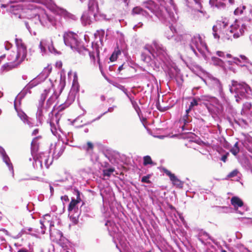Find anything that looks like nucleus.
<instances>
[{
  "instance_id": "1",
  "label": "nucleus",
  "mask_w": 252,
  "mask_h": 252,
  "mask_svg": "<svg viewBox=\"0 0 252 252\" xmlns=\"http://www.w3.org/2000/svg\"><path fill=\"white\" fill-rule=\"evenodd\" d=\"M141 53V60L153 69L161 68L169 80L175 79L179 87L184 82L183 75L176 63L172 62L167 49L159 41L154 40L151 44H147Z\"/></svg>"
},
{
  "instance_id": "2",
  "label": "nucleus",
  "mask_w": 252,
  "mask_h": 252,
  "mask_svg": "<svg viewBox=\"0 0 252 252\" xmlns=\"http://www.w3.org/2000/svg\"><path fill=\"white\" fill-rule=\"evenodd\" d=\"M36 2L26 0L24 1L10 0L8 2L1 3V7L6 8V11L13 19H21L26 14L28 18L35 25H40L49 28L57 25V18L49 15L45 9L38 6Z\"/></svg>"
},
{
  "instance_id": "3",
  "label": "nucleus",
  "mask_w": 252,
  "mask_h": 252,
  "mask_svg": "<svg viewBox=\"0 0 252 252\" xmlns=\"http://www.w3.org/2000/svg\"><path fill=\"white\" fill-rule=\"evenodd\" d=\"M144 7L148 9L162 23L169 25V29L165 32L168 39H172L177 33L173 26L178 18L177 7L174 0H148L143 2Z\"/></svg>"
},
{
  "instance_id": "4",
  "label": "nucleus",
  "mask_w": 252,
  "mask_h": 252,
  "mask_svg": "<svg viewBox=\"0 0 252 252\" xmlns=\"http://www.w3.org/2000/svg\"><path fill=\"white\" fill-rule=\"evenodd\" d=\"M63 41L65 45L69 47L73 51L78 52L83 55H89L91 62L95 64V56H96L97 63L99 67L101 69V67L100 64L99 58V50L96 45H95V50L93 51H90L83 44L82 42L79 39L78 35L72 32H65L63 36Z\"/></svg>"
},
{
  "instance_id": "5",
  "label": "nucleus",
  "mask_w": 252,
  "mask_h": 252,
  "mask_svg": "<svg viewBox=\"0 0 252 252\" xmlns=\"http://www.w3.org/2000/svg\"><path fill=\"white\" fill-rule=\"evenodd\" d=\"M55 149L53 154V157L50 158L48 152H39L33 158L32 165L34 168L43 169L44 166L46 168H48L52 164L53 159H57L63 153L65 147L63 143H57L54 146Z\"/></svg>"
},
{
  "instance_id": "6",
  "label": "nucleus",
  "mask_w": 252,
  "mask_h": 252,
  "mask_svg": "<svg viewBox=\"0 0 252 252\" xmlns=\"http://www.w3.org/2000/svg\"><path fill=\"white\" fill-rule=\"evenodd\" d=\"M189 47L196 56H202L205 60H208L207 53H208V50L207 45L199 34L194 35L191 38Z\"/></svg>"
},
{
  "instance_id": "7",
  "label": "nucleus",
  "mask_w": 252,
  "mask_h": 252,
  "mask_svg": "<svg viewBox=\"0 0 252 252\" xmlns=\"http://www.w3.org/2000/svg\"><path fill=\"white\" fill-rule=\"evenodd\" d=\"M15 44L17 46V53L12 52L7 57L10 63L15 65H19L26 59L27 54V47L20 38H15Z\"/></svg>"
},
{
  "instance_id": "8",
  "label": "nucleus",
  "mask_w": 252,
  "mask_h": 252,
  "mask_svg": "<svg viewBox=\"0 0 252 252\" xmlns=\"http://www.w3.org/2000/svg\"><path fill=\"white\" fill-rule=\"evenodd\" d=\"M246 29V23L236 19L234 23L230 26L229 29L224 31L222 37L226 40L237 38L243 34Z\"/></svg>"
},
{
  "instance_id": "9",
  "label": "nucleus",
  "mask_w": 252,
  "mask_h": 252,
  "mask_svg": "<svg viewBox=\"0 0 252 252\" xmlns=\"http://www.w3.org/2000/svg\"><path fill=\"white\" fill-rule=\"evenodd\" d=\"M230 91L234 94L236 100L238 102L241 98H252V89L245 82L233 84Z\"/></svg>"
},
{
  "instance_id": "10",
  "label": "nucleus",
  "mask_w": 252,
  "mask_h": 252,
  "mask_svg": "<svg viewBox=\"0 0 252 252\" xmlns=\"http://www.w3.org/2000/svg\"><path fill=\"white\" fill-rule=\"evenodd\" d=\"M54 224L52 221L50 223V237L51 240L60 245L64 250L67 251L70 246L68 240L63 236L62 232L53 228Z\"/></svg>"
},
{
  "instance_id": "11",
  "label": "nucleus",
  "mask_w": 252,
  "mask_h": 252,
  "mask_svg": "<svg viewBox=\"0 0 252 252\" xmlns=\"http://www.w3.org/2000/svg\"><path fill=\"white\" fill-rule=\"evenodd\" d=\"M40 53L42 56L51 53L55 55L60 53L55 48L53 42L51 38L43 39L41 40L39 45Z\"/></svg>"
},
{
  "instance_id": "12",
  "label": "nucleus",
  "mask_w": 252,
  "mask_h": 252,
  "mask_svg": "<svg viewBox=\"0 0 252 252\" xmlns=\"http://www.w3.org/2000/svg\"><path fill=\"white\" fill-rule=\"evenodd\" d=\"M73 194L74 196L71 197V201L70 202L68 211L69 214H76V216L79 215L78 204L82 201L80 197V192L77 189L73 190Z\"/></svg>"
},
{
  "instance_id": "13",
  "label": "nucleus",
  "mask_w": 252,
  "mask_h": 252,
  "mask_svg": "<svg viewBox=\"0 0 252 252\" xmlns=\"http://www.w3.org/2000/svg\"><path fill=\"white\" fill-rule=\"evenodd\" d=\"M61 117V114L59 112L56 113L55 115L53 114V111H52L49 114V119L48 120V123L50 124V129L53 134L56 137L60 136L58 135V131H61L59 123Z\"/></svg>"
},
{
  "instance_id": "14",
  "label": "nucleus",
  "mask_w": 252,
  "mask_h": 252,
  "mask_svg": "<svg viewBox=\"0 0 252 252\" xmlns=\"http://www.w3.org/2000/svg\"><path fill=\"white\" fill-rule=\"evenodd\" d=\"M65 86V77H63L62 75H61V77H60V84H59V87H58L59 92V93H58L56 91H55L54 94L47 100L46 106L45 107V109L46 110H48V109L51 108L52 105L55 102V100L57 99V98L59 96L60 94L62 92Z\"/></svg>"
},
{
  "instance_id": "15",
  "label": "nucleus",
  "mask_w": 252,
  "mask_h": 252,
  "mask_svg": "<svg viewBox=\"0 0 252 252\" xmlns=\"http://www.w3.org/2000/svg\"><path fill=\"white\" fill-rule=\"evenodd\" d=\"M206 83H208L214 89L217 90L220 93L221 97H223L224 94L222 92V87L219 79L208 72H206Z\"/></svg>"
},
{
  "instance_id": "16",
  "label": "nucleus",
  "mask_w": 252,
  "mask_h": 252,
  "mask_svg": "<svg viewBox=\"0 0 252 252\" xmlns=\"http://www.w3.org/2000/svg\"><path fill=\"white\" fill-rule=\"evenodd\" d=\"M100 19L98 18L97 13L89 11L84 12L81 18L82 23L84 26L89 25L94 21H99Z\"/></svg>"
},
{
  "instance_id": "17",
  "label": "nucleus",
  "mask_w": 252,
  "mask_h": 252,
  "mask_svg": "<svg viewBox=\"0 0 252 252\" xmlns=\"http://www.w3.org/2000/svg\"><path fill=\"white\" fill-rule=\"evenodd\" d=\"M231 203L237 213L243 215L247 211V207L244 205L243 201L237 196H233L231 198Z\"/></svg>"
},
{
  "instance_id": "18",
  "label": "nucleus",
  "mask_w": 252,
  "mask_h": 252,
  "mask_svg": "<svg viewBox=\"0 0 252 252\" xmlns=\"http://www.w3.org/2000/svg\"><path fill=\"white\" fill-rule=\"evenodd\" d=\"M56 182H58L56 181ZM59 182L63 184V186L67 190H70L73 193V190L77 189L74 187L76 182V179L74 178L71 175H68L65 179L59 180Z\"/></svg>"
},
{
  "instance_id": "19",
  "label": "nucleus",
  "mask_w": 252,
  "mask_h": 252,
  "mask_svg": "<svg viewBox=\"0 0 252 252\" xmlns=\"http://www.w3.org/2000/svg\"><path fill=\"white\" fill-rule=\"evenodd\" d=\"M41 83L40 81L38 80V78H34L32 81H31L24 88V89L17 96L16 99H17L18 98L22 99L23 98L26 94L29 92L31 93L30 90L32 88L36 86L39 84Z\"/></svg>"
},
{
  "instance_id": "20",
  "label": "nucleus",
  "mask_w": 252,
  "mask_h": 252,
  "mask_svg": "<svg viewBox=\"0 0 252 252\" xmlns=\"http://www.w3.org/2000/svg\"><path fill=\"white\" fill-rule=\"evenodd\" d=\"M14 108L17 113L18 117L25 124H27L30 127H32L34 126V123L32 122V119L29 117L22 110L19 109L17 108L16 102H14Z\"/></svg>"
},
{
  "instance_id": "21",
  "label": "nucleus",
  "mask_w": 252,
  "mask_h": 252,
  "mask_svg": "<svg viewBox=\"0 0 252 252\" xmlns=\"http://www.w3.org/2000/svg\"><path fill=\"white\" fill-rule=\"evenodd\" d=\"M164 172L169 177L170 181L174 186L179 189L183 188L184 182L179 179L174 174L172 173L167 169H164Z\"/></svg>"
},
{
  "instance_id": "22",
  "label": "nucleus",
  "mask_w": 252,
  "mask_h": 252,
  "mask_svg": "<svg viewBox=\"0 0 252 252\" xmlns=\"http://www.w3.org/2000/svg\"><path fill=\"white\" fill-rule=\"evenodd\" d=\"M81 108L84 111V113L82 115H80V116H79L77 118H76L75 119H74L72 122V125L73 126H74L76 128H79V127H82L83 126H85V125H90L91 124H92V123L96 121H97L98 120H99L103 115H104L105 114H106L107 112H105L104 113H103L102 114H100L99 116H98L97 118H96L95 119L93 120L91 122H87V123L84 124H82L81 125H79V124H78V121L80 120V118L81 116H83V115H84L86 113V111L85 110L83 109V108H82L81 107Z\"/></svg>"
},
{
  "instance_id": "23",
  "label": "nucleus",
  "mask_w": 252,
  "mask_h": 252,
  "mask_svg": "<svg viewBox=\"0 0 252 252\" xmlns=\"http://www.w3.org/2000/svg\"><path fill=\"white\" fill-rule=\"evenodd\" d=\"M81 108L84 111V113L82 115H80V116H79L77 118H76L75 119H74L72 122V125L73 126H74L76 128H79V127H82L83 126H85V125H90L91 124H92V123L96 121H97L98 120H99L103 115H104L105 114H106L107 112H105L104 113H103L102 114H100L99 116H98L97 118H96L95 119L93 120L91 122H87V123L84 124H82L81 125H79V124H78V121L80 120V118L81 116H83V115H84L86 113V111L85 110L83 109V108H82L81 107Z\"/></svg>"
},
{
  "instance_id": "24",
  "label": "nucleus",
  "mask_w": 252,
  "mask_h": 252,
  "mask_svg": "<svg viewBox=\"0 0 252 252\" xmlns=\"http://www.w3.org/2000/svg\"><path fill=\"white\" fill-rule=\"evenodd\" d=\"M0 155L2 158L3 161L5 163L9 170L14 174V170L12 163L8 155L6 154L4 149L0 146Z\"/></svg>"
},
{
  "instance_id": "25",
  "label": "nucleus",
  "mask_w": 252,
  "mask_h": 252,
  "mask_svg": "<svg viewBox=\"0 0 252 252\" xmlns=\"http://www.w3.org/2000/svg\"><path fill=\"white\" fill-rule=\"evenodd\" d=\"M83 149L86 151L87 153L90 155L91 160L95 162L98 160V157L96 154H92V151L94 148L93 144L91 142H88L86 145L83 146Z\"/></svg>"
},
{
  "instance_id": "26",
  "label": "nucleus",
  "mask_w": 252,
  "mask_h": 252,
  "mask_svg": "<svg viewBox=\"0 0 252 252\" xmlns=\"http://www.w3.org/2000/svg\"><path fill=\"white\" fill-rule=\"evenodd\" d=\"M40 138V136H37L34 138L31 143V154L32 158L38 154L37 152L39 147L38 140Z\"/></svg>"
},
{
  "instance_id": "27",
  "label": "nucleus",
  "mask_w": 252,
  "mask_h": 252,
  "mask_svg": "<svg viewBox=\"0 0 252 252\" xmlns=\"http://www.w3.org/2000/svg\"><path fill=\"white\" fill-rule=\"evenodd\" d=\"M132 13L133 15H140L148 20L151 19L152 18L148 12L139 6L134 7L132 9Z\"/></svg>"
},
{
  "instance_id": "28",
  "label": "nucleus",
  "mask_w": 252,
  "mask_h": 252,
  "mask_svg": "<svg viewBox=\"0 0 252 252\" xmlns=\"http://www.w3.org/2000/svg\"><path fill=\"white\" fill-rule=\"evenodd\" d=\"M81 2H83L85 0H80ZM88 11L93 13H96L98 12V5L96 0H89L88 4Z\"/></svg>"
},
{
  "instance_id": "29",
  "label": "nucleus",
  "mask_w": 252,
  "mask_h": 252,
  "mask_svg": "<svg viewBox=\"0 0 252 252\" xmlns=\"http://www.w3.org/2000/svg\"><path fill=\"white\" fill-rule=\"evenodd\" d=\"M75 98V96L74 94L73 93H70L65 102L60 106V111H62L66 107H68L74 101Z\"/></svg>"
},
{
  "instance_id": "30",
  "label": "nucleus",
  "mask_w": 252,
  "mask_h": 252,
  "mask_svg": "<svg viewBox=\"0 0 252 252\" xmlns=\"http://www.w3.org/2000/svg\"><path fill=\"white\" fill-rule=\"evenodd\" d=\"M227 0H210L209 4L211 7H215L218 9H224L225 7V2Z\"/></svg>"
},
{
  "instance_id": "31",
  "label": "nucleus",
  "mask_w": 252,
  "mask_h": 252,
  "mask_svg": "<svg viewBox=\"0 0 252 252\" xmlns=\"http://www.w3.org/2000/svg\"><path fill=\"white\" fill-rule=\"evenodd\" d=\"M228 120L229 123L234 127V125H237L238 126L241 127H245L248 125V122L246 120L243 118H238V119H234V123L232 121L230 118H228Z\"/></svg>"
},
{
  "instance_id": "32",
  "label": "nucleus",
  "mask_w": 252,
  "mask_h": 252,
  "mask_svg": "<svg viewBox=\"0 0 252 252\" xmlns=\"http://www.w3.org/2000/svg\"><path fill=\"white\" fill-rule=\"evenodd\" d=\"M47 111L45 110V107H43V106H38L36 117L37 121L40 124H42V121L44 120L43 113Z\"/></svg>"
},
{
  "instance_id": "33",
  "label": "nucleus",
  "mask_w": 252,
  "mask_h": 252,
  "mask_svg": "<svg viewBox=\"0 0 252 252\" xmlns=\"http://www.w3.org/2000/svg\"><path fill=\"white\" fill-rule=\"evenodd\" d=\"M190 112H187V109L186 110L185 114L183 116L182 118L180 120L181 123H183L184 124V126H182L183 130H184L186 129V126L191 121V117L189 115Z\"/></svg>"
},
{
  "instance_id": "34",
  "label": "nucleus",
  "mask_w": 252,
  "mask_h": 252,
  "mask_svg": "<svg viewBox=\"0 0 252 252\" xmlns=\"http://www.w3.org/2000/svg\"><path fill=\"white\" fill-rule=\"evenodd\" d=\"M194 12L200 20H207L210 17L209 14H208V13L203 10V8H196V9L194 10Z\"/></svg>"
},
{
  "instance_id": "35",
  "label": "nucleus",
  "mask_w": 252,
  "mask_h": 252,
  "mask_svg": "<svg viewBox=\"0 0 252 252\" xmlns=\"http://www.w3.org/2000/svg\"><path fill=\"white\" fill-rule=\"evenodd\" d=\"M50 216L48 214H46L44 216V218L42 219H41L39 221L40 224L41 225L40 228L41 229V233L42 234L45 233V226L46 225H50V220L47 219V218H50Z\"/></svg>"
},
{
  "instance_id": "36",
  "label": "nucleus",
  "mask_w": 252,
  "mask_h": 252,
  "mask_svg": "<svg viewBox=\"0 0 252 252\" xmlns=\"http://www.w3.org/2000/svg\"><path fill=\"white\" fill-rule=\"evenodd\" d=\"M242 144L243 146L249 151L252 153V138L251 137H246L244 140L241 141Z\"/></svg>"
},
{
  "instance_id": "37",
  "label": "nucleus",
  "mask_w": 252,
  "mask_h": 252,
  "mask_svg": "<svg viewBox=\"0 0 252 252\" xmlns=\"http://www.w3.org/2000/svg\"><path fill=\"white\" fill-rule=\"evenodd\" d=\"M197 237L198 239L202 244L204 243V241L211 239L209 235L206 232L203 231V230H201L199 231Z\"/></svg>"
},
{
  "instance_id": "38",
  "label": "nucleus",
  "mask_w": 252,
  "mask_h": 252,
  "mask_svg": "<svg viewBox=\"0 0 252 252\" xmlns=\"http://www.w3.org/2000/svg\"><path fill=\"white\" fill-rule=\"evenodd\" d=\"M51 71L48 68H45L37 76L36 78H38L42 83L49 76Z\"/></svg>"
},
{
  "instance_id": "39",
  "label": "nucleus",
  "mask_w": 252,
  "mask_h": 252,
  "mask_svg": "<svg viewBox=\"0 0 252 252\" xmlns=\"http://www.w3.org/2000/svg\"><path fill=\"white\" fill-rule=\"evenodd\" d=\"M143 87L145 89V92L152 93L154 89V83L151 80H147L145 83V86Z\"/></svg>"
},
{
  "instance_id": "40",
  "label": "nucleus",
  "mask_w": 252,
  "mask_h": 252,
  "mask_svg": "<svg viewBox=\"0 0 252 252\" xmlns=\"http://www.w3.org/2000/svg\"><path fill=\"white\" fill-rule=\"evenodd\" d=\"M94 36L96 39L98 38L101 44H102V42L104 39L105 36V31L103 30H97L94 33Z\"/></svg>"
},
{
  "instance_id": "41",
  "label": "nucleus",
  "mask_w": 252,
  "mask_h": 252,
  "mask_svg": "<svg viewBox=\"0 0 252 252\" xmlns=\"http://www.w3.org/2000/svg\"><path fill=\"white\" fill-rule=\"evenodd\" d=\"M199 100V98H197L196 97L193 98L190 101L188 108H187V112H190L191 110H193L194 107L198 105Z\"/></svg>"
},
{
  "instance_id": "42",
  "label": "nucleus",
  "mask_w": 252,
  "mask_h": 252,
  "mask_svg": "<svg viewBox=\"0 0 252 252\" xmlns=\"http://www.w3.org/2000/svg\"><path fill=\"white\" fill-rule=\"evenodd\" d=\"M185 1V3L186 5L189 7L191 8L192 6L191 5L190 2H189V0H184ZM194 1V3L196 6V8H202V0H193Z\"/></svg>"
},
{
  "instance_id": "43",
  "label": "nucleus",
  "mask_w": 252,
  "mask_h": 252,
  "mask_svg": "<svg viewBox=\"0 0 252 252\" xmlns=\"http://www.w3.org/2000/svg\"><path fill=\"white\" fill-rule=\"evenodd\" d=\"M247 11L249 12L248 16L244 17L243 20L244 22H248L250 24L252 25V5L247 8Z\"/></svg>"
},
{
  "instance_id": "44",
  "label": "nucleus",
  "mask_w": 252,
  "mask_h": 252,
  "mask_svg": "<svg viewBox=\"0 0 252 252\" xmlns=\"http://www.w3.org/2000/svg\"><path fill=\"white\" fill-rule=\"evenodd\" d=\"M247 7L244 5L240 6L237 7L234 11L235 15L239 16L243 14L244 13H246Z\"/></svg>"
},
{
  "instance_id": "45",
  "label": "nucleus",
  "mask_w": 252,
  "mask_h": 252,
  "mask_svg": "<svg viewBox=\"0 0 252 252\" xmlns=\"http://www.w3.org/2000/svg\"><path fill=\"white\" fill-rule=\"evenodd\" d=\"M18 66L17 65H15V64H13L12 63H7L5 64H4L1 68V70L2 71H7L11 69L15 68L16 67Z\"/></svg>"
},
{
  "instance_id": "46",
  "label": "nucleus",
  "mask_w": 252,
  "mask_h": 252,
  "mask_svg": "<svg viewBox=\"0 0 252 252\" xmlns=\"http://www.w3.org/2000/svg\"><path fill=\"white\" fill-rule=\"evenodd\" d=\"M211 61L212 63L215 65L219 66L220 67H222L223 66V62L221 59L217 57H212L211 58Z\"/></svg>"
},
{
  "instance_id": "47",
  "label": "nucleus",
  "mask_w": 252,
  "mask_h": 252,
  "mask_svg": "<svg viewBox=\"0 0 252 252\" xmlns=\"http://www.w3.org/2000/svg\"><path fill=\"white\" fill-rule=\"evenodd\" d=\"M252 108V103L247 102L243 104V108L242 109V113L246 114L248 113Z\"/></svg>"
},
{
  "instance_id": "48",
  "label": "nucleus",
  "mask_w": 252,
  "mask_h": 252,
  "mask_svg": "<svg viewBox=\"0 0 252 252\" xmlns=\"http://www.w3.org/2000/svg\"><path fill=\"white\" fill-rule=\"evenodd\" d=\"M155 164L152 160L151 158L149 156H146L143 157V165L147 166V165Z\"/></svg>"
},
{
  "instance_id": "49",
  "label": "nucleus",
  "mask_w": 252,
  "mask_h": 252,
  "mask_svg": "<svg viewBox=\"0 0 252 252\" xmlns=\"http://www.w3.org/2000/svg\"><path fill=\"white\" fill-rule=\"evenodd\" d=\"M230 152L234 155L236 156L240 151V148L238 146V142L235 143L234 146L230 149Z\"/></svg>"
},
{
  "instance_id": "50",
  "label": "nucleus",
  "mask_w": 252,
  "mask_h": 252,
  "mask_svg": "<svg viewBox=\"0 0 252 252\" xmlns=\"http://www.w3.org/2000/svg\"><path fill=\"white\" fill-rule=\"evenodd\" d=\"M189 35H179L177 34V33L175 34V36L173 37V39L175 41V42H178L179 41H181V40L184 38H188Z\"/></svg>"
},
{
  "instance_id": "51",
  "label": "nucleus",
  "mask_w": 252,
  "mask_h": 252,
  "mask_svg": "<svg viewBox=\"0 0 252 252\" xmlns=\"http://www.w3.org/2000/svg\"><path fill=\"white\" fill-rule=\"evenodd\" d=\"M202 97L204 100L210 101L213 103L214 104H217L218 103V100L215 97L207 95L203 96Z\"/></svg>"
},
{
  "instance_id": "52",
  "label": "nucleus",
  "mask_w": 252,
  "mask_h": 252,
  "mask_svg": "<svg viewBox=\"0 0 252 252\" xmlns=\"http://www.w3.org/2000/svg\"><path fill=\"white\" fill-rule=\"evenodd\" d=\"M98 18L100 19L99 20H105L106 21H109L112 19L113 18L111 16L108 17L106 14L103 13L97 14Z\"/></svg>"
},
{
  "instance_id": "53",
  "label": "nucleus",
  "mask_w": 252,
  "mask_h": 252,
  "mask_svg": "<svg viewBox=\"0 0 252 252\" xmlns=\"http://www.w3.org/2000/svg\"><path fill=\"white\" fill-rule=\"evenodd\" d=\"M115 171L113 167H110L103 170V175L104 176L110 177L111 174Z\"/></svg>"
},
{
  "instance_id": "54",
  "label": "nucleus",
  "mask_w": 252,
  "mask_h": 252,
  "mask_svg": "<svg viewBox=\"0 0 252 252\" xmlns=\"http://www.w3.org/2000/svg\"><path fill=\"white\" fill-rule=\"evenodd\" d=\"M47 96V92L46 90L44 91V92L42 93L41 95V98L40 100L39 101L38 105L40 106H43L44 102Z\"/></svg>"
},
{
  "instance_id": "55",
  "label": "nucleus",
  "mask_w": 252,
  "mask_h": 252,
  "mask_svg": "<svg viewBox=\"0 0 252 252\" xmlns=\"http://www.w3.org/2000/svg\"><path fill=\"white\" fill-rule=\"evenodd\" d=\"M131 104H132L133 107L134 108L135 111L136 112V113L138 115L139 117H140V113L141 112V110H140V109L139 106L138 105L137 103L134 100L132 101L131 102Z\"/></svg>"
},
{
  "instance_id": "56",
  "label": "nucleus",
  "mask_w": 252,
  "mask_h": 252,
  "mask_svg": "<svg viewBox=\"0 0 252 252\" xmlns=\"http://www.w3.org/2000/svg\"><path fill=\"white\" fill-rule=\"evenodd\" d=\"M218 29L219 28L218 25L214 26L212 28L214 37L216 39H219L220 37V36L218 35L217 33Z\"/></svg>"
},
{
  "instance_id": "57",
  "label": "nucleus",
  "mask_w": 252,
  "mask_h": 252,
  "mask_svg": "<svg viewBox=\"0 0 252 252\" xmlns=\"http://www.w3.org/2000/svg\"><path fill=\"white\" fill-rule=\"evenodd\" d=\"M236 248L241 252H247L248 251V250L242 244H237L236 245Z\"/></svg>"
},
{
  "instance_id": "58",
  "label": "nucleus",
  "mask_w": 252,
  "mask_h": 252,
  "mask_svg": "<svg viewBox=\"0 0 252 252\" xmlns=\"http://www.w3.org/2000/svg\"><path fill=\"white\" fill-rule=\"evenodd\" d=\"M113 85L117 88L118 89H120V90L122 91L124 93L125 92H126L127 89L125 87V86L119 84V83H115L113 84Z\"/></svg>"
},
{
  "instance_id": "59",
  "label": "nucleus",
  "mask_w": 252,
  "mask_h": 252,
  "mask_svg": "<svg viewBox=\"0 0 252 252\" xmlns=\"http://www.w3.org/2000/svg\"><path fill=\"white\" fill-rule=\"evenodd\" d=\"M27 229H28V227H25V228H23L21 230V231L18 233V237H21L23 235H24L25 234H29V232H28Z\"/></svg>"
},
{
  "instance_id": "60",
  "label": "nucleus",
  "mask_w": 252,
  "mask_h": 252,
  "mask_svg": "<svg viewBox=\"0 0 252 252\" xmlns=\"http://www.w3.org/2000/svg\"><path fill=\"white\" fill-rule=\"evenodd\" d=\"M150 177V175H148L146 176H144L142 177L141 179V182L143 183H150V181L149 180V178Z\"/></svg>"
},
{
  "instance_id": "61",
  "label": "nucleus",
  "mask_w": 252,
  "mask_h": 252,
  "mask_svg": "<svg viewBox=\"0 0 252 252\" xmlns=\"http://www.w3.org/2000/svg\"><path fill=\"white\" fill-rule=\"evenodd\" d=\"M238 173V171L237 170H234L232 172L229 173L228 175V177L229 178L234 177L237 175V174Z\"/></svg>"
},
{
  "instance_id": "62",
  "label": "nucleus",
  "mask_w": 252,
  "mask_h": 252,
  "mask_svg": "<svg viewBox=\"0 0 252 252\" xmlns=\"http://www.w3.org/2000/svg\"><path fill=\"white\" fill-rule=\"evenodd\" d=\"M117 58L118 57L116 55V53L113 52L110 56L109 59L111 62H114L117 60Z\"/></svg>"
},
{
  "instance_id": "63",
  "label": "nucleus",
  "mask_w": 252,
  "mask_h": 252,
  "mask_svg": "<svg viewBox=\"0 0 252 252\" xmlns=\"http://www.w3.org/2000/svg\"><path fill=\"white\" fill-rule=\"evenodd\" d=\"M12 44L8 41L4 43V48L6 50H9L12 47Z\"/></svg>"
},
{
  "instance_id": "64",
  "label": "nucleus",
  "mask_w": 252,
  "mask_h": 252,
  "mask_svg": "<svg viewBox=\"0 0 252 252\" xmlns=\"http://www.w3.org/2000/svg\"><path fill=\"white\" fill-rule=\"evenodd\" d=\"M125 94L126 95V96L128 97V98L129 99L130 102L133 100L134 97H132L131 94L128 92L127 90H126V92H124Z\"/></svg>"
}]
</instances>
